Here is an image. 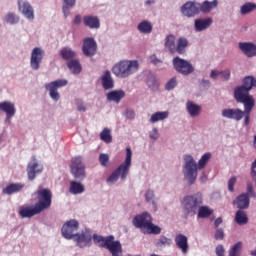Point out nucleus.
<instances>
[{
    "mask_svg": "<svg viewBox=\"0 0 256 256\" xmlns=\"http://www.w3.org/2000/svg\"><path fill=\"white\" fill-rule=\"evenodd\" d=\"M209 159H211V153H205L200 158L197 166V163L195 162V159H193L192 156H185L184 178L186 179L189 185H193L195 181H197V170L204 169L205 165L209 163Z\"/></svg>",
    "mask_w": 256,
    "mask_h": 256,
    "instance_id": "nucleus-1",
    "label": "nucleus"
},
{
    "mask_svg": "<svg viewBox=\"0 0 256 256\" xmlns=\"http://www.w3.org/2000/svg\"><path fill=\"white\" fill-rule=\"evenodd\" d=\"M134 227L140 229L145 235H160L161 227L153 224V218L148 212L136 215L132 221Z\"/></svg>",
    "mask_w": 256,
    "mask_h": 256,
    "instance_id": "nucleus-2",
    "label": "nucleus"
},
{
    "mask_svg": "<svg viewBox=\"0 0 256 256\" xmlns=\"http://www.w3.org/2000/svg\"><path fill=\"white\" fill-rule=\"evenodd\" d=\"M256 87V78L253 76H246L243 79L242 86H238L234 89V99L236 102H255V98L249 94V91Z\"/></svg>",
    "mask_w": 256,
    "mask_h": 256,
    "instance_id": "nucleus-3",
    "label": "nucleus"
},
{
    "mask_svg": "<svg viewBox=\"0 0 256 256\" xmlns=\"http://www.w3.org/2000/svg\"><path fill=\"white\" fill-rule=\"evenodd\" d=\"M93 239L94 243H96L98 247L108 249L112 256H123V247L121 246V242H119V240L115 241V236L109 235L103 237L94 234Z\"/></svg>",
    "mask_w": 256,
    "mask_h": 256,
    "instance_id": "nucleus-4",
    "label": "nucleus"
},
{
    "mask_svg": "<svg viewBox=\"0 0 256 256\" xmlns=\"http://www.w3.org/2000/svg\"><path fill=\"white\" fill-rule=\"evenodd\" d=\"M201 205H203V194L201 192L185 196L182 201L185 219H188V217H195Z\"/></svg>",
    "mask_w": 256,
    "mask_h": 256,
    "instance_id": "nucleus-5",
    "label": "nucleus"
},
{
    "mask_svg": "<svg viewBox=\"0 0 256 256\" xmlns=\"http://www.w3.org/2000/svg\"><path fill=\"white\" fill-rule=\"evenodd\" d=\"M137 71H139V62L137 60H121L112 67V73L121 79L129 77L133 73H137Z\"/></svg>",
    "mask_w": 256,
    "mask_h": 256,
    "instance_id": "nucleus-6",
    "label": "nucleus"
},
{
    "mask_svg": "<svg viewBox=\"0 0 256 256\" xmlns=\"http://www.w3.org/2000/svg\"><path fill=\"white\" fill-rule=\"evenodd\" d=\"M133 157V151L131 147L126 148V158L124 163H122L108 178L107 183H117L119 177L122 181L127 179L129 175V170L131 169V159Z\"/></svg>",
    "mask_w": 256,
    "mask_h": 256,
    "instance_id": "nucleus-7",
    "label": "nucleus"
},
{
    "mask_svg": "<svg viewBox=\"0 0 256 256\" xmlns=\"http://www.w3.org/2000/svg\"><path fill=\"white\" fill-rule=\"evenodd\" d=\"M189 46V40L185 37L178 38L177 42L175 43V35L170 34L167 35L165 38L164 47L168 49L171 55H185L187 53V48Z\"/></svg>",
    "mask_w": 256,
    "mask_h": 256,
    "instance_id": "nucleus-8",
    "label": "nucleus"
},
{
    "mask_svg": "<svg viewBox=\"0 0 256 256\" xmlns=\"http://www.w3.org/2000/svg\"><path fill=\"white\" fill-rule=\"evenodd\" d=\"M70 171L75 179H79L80 181L85 179L87 173L85 172L83 159L80 156L71 159Z\"/></svg>",
    "mask_w": 256,
    "mask_h": 256,
    "instance_id": "nucleus-9",
    "label": "nucleus"
},
{
    "mask_svg": "<svg viewBox=\"0 0 256 256\" xmlns=\"http://www.w3.org/2000/svg\"><path fill=\"white\" fill-rule=\"evenodd\" d=\"M37 199V206L41 209V211H45L51 207L53 193L49 188H42L37 191Z\"/></svg>",
    "mask_w": 256,
    "mask_h": 256,
    "instance_id": "nucleus-10",
    "label": "nucleus"
},
{
    "mask_svg": "<svg viewBox=\"0 0 256 256\" xmlns=\"http://www.w3.org/2000/svg\"><path fill=\"white\" fill-rule=\"evenodd\" d=\"M172 65L175 71L181 73V75H191L195 71L193 64L183 58H179V56L173 58Z\"/></svg>",
    "mask_w": 256,
    "mask_h": 256,
    "instance_id": "nucleus-11",
    "label": "nucleus"
},
{
    "mask_svg": "<svg viewBox=\"0 0 256 256\" xmlns=\"http://www.w3.org/2000/svg\"><path fill=\"white\" fill-rule=\"evenodd\" d=\"M79 229V222L77 220H70L66 222L61 229V233L64 239H73L76 237Z\"/></svg>",
    "mask_w": 256,
    "mask_h": 256,
    "instance_id": "nucleus-12",
    "label": "nucleus"
},
{
    "mask_svg": "<svg viewBox=\"0 0 256 256\" xmlns=\"http://www.w3.org/2000/svg\"><path fill=\"white\" fill-rule=\"evenodd\" d=\"M66 85H67V80L59 79L46 84L45 87L47 91H49V95L51 99H53V101H59L61 96L59 95V92L57 91V89L61 87H65Z\"/></svg>",
    "mask_w": 256,
    "mask_h": 256,
    "instance_id": "nucleus-13",
    "label": "nucleus"
},
{
    "mask_svg": "<svg viewBox=\"0 0 256 256\" xmlns=\"http://www.w3.org/2000/svg\"><path fill=\"white\" fill-rule=\"evenodd\" d=\"M43 57H45V51L40 47H35L30 56V67L34 71L39 70L41 63H43Z\"/></svg>",
    "mask_w": 256,
    "mask_h": 256,
    "instance_id": "nucleus-14",
    "label": "nucleus"
},
{
    "mask_svg": "<svg viewBox=\"0 0 256 256\" xmlns=\"http://www.w3.org/2000/svg\"><path fill=\"white\" fill-rule=\"evenodd\" d=\"M18 213L22 219H31V217L43 213V210L35 203L34 206H21Z\"/></svg>",
    "mask_w": 256,
    "mask_h": 256,
    "instance_id": "nucleus-15",
    "label": "nucleus"
},
{
    "mask_svg": "<svg viewBox=\"0 0 256 256\" xmlns=\"http://www.w3.org/2000/svg\"><path fill=\"white\" fill-rule=\"evenodd\" d=\"M18 9L29 21L35 19V10H33V6L26 0H18Z\"/></svg>",
    "mask_w": 256,
    "mask_h": 256,
    "instance_id": "nucleus-16",
    "label": "nucleus"
},
{
    "mask_svg": "<svg viewBox=\"0 0 256 256\" xmlns=\"http://www.w3.org/2000/svg\"><path fill=\"white\" fill-rule=\"evenodd\" d=\"M181 13L185 17H195V15H199V3L197 2H186L181 7Z\"/></svg>",
    "mask_w": 256,
    "mask_h": 256,
    "instance_id": "nucleus-17",
    "label": "nucleus"
},
{
    "mask_svg": "<svg viewBox=\"0 0 256 256\" xmlns=\"http://www.w3.org/2000/svg\"><path fill=\"white\" fill-rule=\"evenodd\" d=\"M82 51L86 57H93V55L97 53V42H95V39L93 38L84 39Z\"/></svg>",
    "mask_w": 256,
    "mask_h": 256,
    "instance_id": "nucleus-18",
    "label": "nucleus"
},
{
    "mask_svg": "<svg viewBox=\"0 0 256 256\" xmlns=\"http://www.w3.org/2000/svg\"><path fill=\"white\" fill-rule=\"evenodd\" d=\"M222 117H225L226 119H233L234 121H241V119L245 117V112L239 108L224 109L222 111Z\"/></svg>",
    "mask_w": 256,
    "mask_h": 256,
    "instance_id": "nucleus-19",
    "label": "nucleus"
},
{
    "mask_svg": "<svg viewBox=\"0 0 256 256\" xmlns=\"http://www.w3.org/2000/svg\"><path fill=\"white\" fill-rule=\"evenodd\" d=\"M26 171L29 181H33L39 173L43 172V166L37 162H30L28 163Z\"/></svg>",
    "mask_w": 256,
    "mask_h": 256,
    "instance_id": "nucleus-20",
    "label": "nucleus"
},
{
    "mask_svg": "<svg viewBox=\"0 0 256 256\" xmlns=\"http://www.w3.org/2000/svg\"><path fill=\"white\" fill-rule=\"evenodd\" d=\"M93 237L89 232H82L81 234H76L75 241L78 247H90Z\"/></svg>",
    "mask_w": 256,
    "mask_h": 256,
    "instance_id": "nucleus-21",
    "label": "nucleus"
},
{
    "mask_svg": "<svg viewBox=\"0 0 256 256\" xmlns=\"http://www.w3.org/2000/svg\"><path fill=\"white\" fill-rule=\"evenodd\" d=\"M0 111L6 114V119H11L15 116V104L9 101L0 102Z\"/></svg>",
    "mask_w": 256,
    "mask_h": 256,
    "instance_id": "nucleus-22",
    "label": "nucleus"
},
{
    "mask_svg": "<svg viewBox=\"0 0 256 256\" xmlns=\"http://www.w3.org/2000/svg\"><path fill=\"white\" fill-rule=\"evenodd\" d=\"M239 49L242 50L246 57H255L256 55V45L250 42H240Z\"/></svg>",
    "mask_w": 256,
    "mask_h": 256,
    "instance_id": "nucleus-23",
    "label": "nucleus"
},
{
    "mask_svg": "<svg viewBox=\"0 0 256 256\" xmlns=\"http://www.w3.org/2000/svg\"><path fill=\"white\" fill-rule=\"evenodd\" d=\"M249 196L247 194H240L234 201L233 204L236 205L238 209H249Z\"/></svg>",
    "mask_w": 256,
    "mask_h": 256,
    "instance_id": "nucleus-24",
    "label": "nucleus"
},
{
    "mask_svg": "<svg viewBox=\"0 0 256 256\" xmlns=\"http://www.w3.org/2000/svg\"><path fill=\"white\" fill-rule=\"evenodd\" d=\"M107 101H113L114 103H121L122 99H125V92L123 90L110 91L106 95Z\"/></svg>",
    "mask_w": 256,
    "mask_h": 256,
    "instance_id": "nucleus-25",
    "label": "nucleus"
},
{
    "mask_svg": "<svg viewBox=\"0 0 256 256\" xmlns=\"http://www.w3.org/2000/svg\"><path fill=\"white\" fill-rule=\"evenodd\" d=\"M83 22L85 27H89V29H99V27H101V22H99L97 16H84Z\"/></svg>",
    "mask_w": 256,
    "mask_h": 256,
    "instance_id": "nucleus-26",
    "label": "nucleus"
},
{
    "mask_svg": "<svg viewBox=\"0 0 256 256\" xmlns=\"http://www.w3.org/2000/svg\"><path fill=\"white\" fill-rule=\"evenodd\" d=\"M102 87L106 91L115 87V82L113 81V77L109 70H106L102 75Z\"/></svg>",
    "mask_w": 256,
    "mask_h": 256,
    "instance_id": "nucleus-27",
    "label": "nucleus"
},
{
    "mask_svg": "<svg viewBox=\"0 0 256 256\" xmlns=\"http://www.w3.org/2000/svg\"><path fill=\"white\" fill-rule=\"evenodd\" d=\"M175 243L178 249H181L182 253H187L189 251V244L187 243V236L183 234H178L175 237Z\"/></svg>",
    "mask_w": 256,
    "mask_h": 256,
    "instance_id": "nucleus-28",
    "label": "nucleus"
},
{
    "mask_svg": "<svg viewBox=\"0 0 256 256\" xmlns=\"http://www.w3.org/2000/svg\"><path fill=\"white\" fill-rule=\"evenodd\" d=\"M237 103H243L244 104V125H249V121L251 119V111H253V107H255V102H237Z\"/></svg>",
    "mask_w": 256,
    "mask_h": 256,
    "instance_id": "nucleus-29",
    "label": "nucleus"
},
{
    "mask_svg": "<svg viewBox=\"0 0 256 256\" xmlns=\"http://www.w3.org/2000/svg\"><path fill=\"white\" fill-rule=\"evenodd\" d=\"M23 187H25V184L12 183L4 188L2 193H4V195H13V193H19V191H22Z\"/></svg>",
    "mask_w": 256,
    "mask_h": 256,
    "instance_id": "nucleus-30",
    "label": "nucleus"
},
{
    "mask_svg": "<svg viewBox=\"0 0 256 256\" xmlns=\"http://www.w3.org/2000/svg\"><path fill=\"white\" fill-rule=\"evenodd\" d=\"M69 193H72V195H81V193H85V186L73 180L70 182Z\"/></svg>",
    "mask_w": 256,
    "mask_h": 256,
    "instance_id": "nucleus-31",
    "label": "nucleus"
},
{
    "mask_svg": "<svg viewBox=\"0 0 256 256\" xmlns=\"http://www.w3.org/2000/svg\"><path fill=\"white\" fill-rule=\"evenodd\" d=\"M219 5L217 0H213L212 2L204 1L202 4L199 3V13H209L211 9H215Z\"/></svg>",
    "mask_w": 256,
    "mask_h": 256,
    "instance_id": "nucleus-32",
    "label": "nucleus"
},
{
    "mask_svg": "<svg viewBox=\"0 0 256 256\" xmlns=\"http://www.w3.org/2000/svg\"><path fill=\"white\" fill-rule=\"evenodd\" d=\"M211 23H213V19L205 18V19H197L195 20V30L196 31H205Z\"/></svg>",
    "mask_w": 256,
    "mask_h": 256,
    "instance_id": "nucleus-33",
    "label": "nucleus"
},
{
    "mask_svg": "<svg viewBox=\"0 0 256 256\" xmlns=\"http://www.w3.org/2000/svg\"><path fill=\"white\" fill-rule=\"evenodd\" d=\"M186 109L191 117H198V115L201 113V106L191 101L186 103Z\"/></svg>",
    "mask_w": 256,
    "mask_h": 256,
    "instance_id": "nucleus-34",
    "label": "nucleus"
},
{
    "mask_svg": "<svg viewBox=\"0 0 256 256\" xmlns=\"http://www.w3.org/2000/svg\"><path fill=\"white\" fill-rule=\"evenodd\" d=\"M235 221L237 225H247L249 223V217L247 212L243 210H238L235 214Z\"/></svg>",
    "mask_w": 256,
    "mask_h": 256,
    "instance_id": "nucleus-35",
    "label": "nucleus"
},
{
    "mask_svg": "<svg viewBox=\"0 0 256 256\" xmlns=\"http://www.w3.org/2000/svg\"><path fill=\"white\" fill-rule=\"evenodd\" d=\"M137 29L140 33H144V35H149V33L153 31V25L151 24V22L144 20L138 24Z\"/></svg>",
    "mask_w": 256,
    "mask_h": 256,
    "instance_id": "nucleus-36",
    "label": "nucleus"
},
{
    "mask_svg": "<svg viewBox=\"0 0 256 256\" xmlns=\"http://www.w3.org/2000/svg\"><path fill=\"white\" fill-rule=\"evenodd\" d=\"M75 55V51L69 47H64L60 50V56L64 61H73V59H75Z\"/></svg>",
    "mask_w": 256,
    "mask_h": 256,
    "instance_id": "nucleus-37",
    "label": "nucleus"
},
{
    "mask_svg": "<svg viewBox=\"0 0 256 256\" xmlns=\"http://www.w3.org/2000/svg\"><path fill=\"white\" fill-rule=\"evenodd\" d=\"M197 211L198 219H207V217H211V215H213V210H211L209 206H199Z\"/></svg>",
    "mask_w": 256,
    "mask_h": 256,
    "instance_id": "nucleus-38",
    "label": "nucleus"
},
{
    "mask_svg": "<svg viewBox=\"0 0 256 256\" xmlns=\"http://www.w3.org/2000/svg\"><path fill=\"white\" fill-rule=\"evenodd\" d=\"M64 4L62 6V13L65 18L69 17V11L70 9H73L75 7V4L77 3V0H63Z\"/></svg>",
    "mask_w": 256,
    "mask_h": 256,
    "instance_id": "nucleus-39",
    "label": "nucleus"
},
{
    "mask_svg": "<svg viewBox=\"0 0 256 256\" xmlns=\"http://www.w3.org/2000/svg\"><path fill=\"white\" fill-rule=\"evenodd\" d=\"M68 69L74 74V75H79L81 73V64L79 63V60H70L67 63Z\"/></svg>",
    "mask_w": 256,
    "mask_h": 256,
    "instance_id": "nucleus-40",
    "label": "nucleus"
},
{
    "mask_svg": "<svg viewBox=\"0 0 256 256\" xmlns=\"http://www.w3.org/2000/svg\"><path fill=\"white\" fill-rule=\"evenodd\" d=\"M256 9V4L253 2H246L240 8L241 15H248V13H253Z\"/></svg>",
    "mask_w": 256,
    "mask_h": 256,
    "instance_id": "nucleus-41",
    "label": "nucleus"
},
{
    "mask_svg": "<svg viewBox=\"0 0 256 256\" xmlns=\"http://www.w3.org/2000/svg\"><path fill=\"white\" fill-rule=\"evenodd\" d=\"M171 243H173V240H171V238L160 236V238L156 242V247H158V249H163V247H170Z\"/></svg>",
    "mask_w": 256,
    "mask_h": 256,
    "instance_id": "nucleus-42",
    "label": "nucleus"
},
{
    "mask_svg": "<svg viewBox=\"0 0 256 256\" xmlns=\"http://www.w3.org/2000/svg\"><path fill=\"white\" fill-rule=\"evenodd\" d=\"M100 139L101 141H104V143H111L113 141V136H111V129L104 128L100 133Z\"/></svg>",
    "mask_w": 256,
    "mask_h": 256,
    "instance_id": "nucleus-43",
    "label": "nucleus"
},
{
    "mask_svg": "<svg viewBox=\"0 0 256 256\" xmlns=\"http://www.w3.org/2000/svg\"><path fill=\"white\" fill-rule=\"evenodd\" d=\"M167 117H169V112H156L152 114L150 122L157 123V121H163V119H167Z\"/></svg>",
    "mask_w": 256,
    "mask_h": 256,
    "instance_id": "nucleus-44",
    "label": "nucleus"
},
{
    "mask_svg": "<svg viewBox=\"0 0 256 256\" xmlns=\"http://www.w3.org/2000/svg\"><path fill=\"white\" fill-rule=\"evenodd\" d=\"M6 23H9L10 25H15L19 23V16L17 14L9 12L6 17Z\"/></svg>",
    "mask_w": 256,
    "mask_h": 256,
    "instance_id": "nucleus-45",
    "label": "nucleus"
},
{
    "mask_svg": "<svg viewBox=\"0 0 256 256\" xmlns=\"http://www.w3.org/2000/svg\"><path fill=\"white\" fill-rule=\"evenodd\" d=\"M242 247H243V244L241 242H237L236 244H234L229 251V256H239V253H241Z\"/></svg>",
    "mask_w": 256,
    "mask_h": 256,
    "instance_id": "nucleus-46",
    "label": "nucleus"
},
{
    "mask_svg": "<svg viewBox=\"0 0 256 256\" xmlns=\"http://www.w3.org/2000/svg\"><path fill=\"white\" fill-rule=\"evenodd\" d=\"M99 163L102 167H107L109 165V154H100Z\"/></svg>",
    "mask_w": 256,
    "mask_h": 256,
    "instance_id": "nucleus-47",
    "label": "nucleus"
},
{
    "mask_svg": "<svg viewBox=\"0 0 256 256\" xmlns=\"http://www.w3.org/2000/svg\"><path fill=\"white\" fill-rule=\"evenodd\" d=\"M246 195L248 197H253L254 199L256 198V193L255 190L253 189V183L247 182V193Z\"/></svg>",
    "mask_w": 256,
    "mask_h": 256,
    "instance_id": "nucleus-48",
    "label": "nucleus"
},
{
    "mask_svg": "<svg viewBox=\"0 0 256 256\" xmlns=\"http://www.w3.org/2000/svg\"><path fill=\"white\" fill-rule=\"evenodd\" d=\"M176 87H177V80L175 78L170 79L165 86L167 91H172V89H175Z\"/></svg>",
    "mask_w": 256,
    "mask_h": 256,
    "instance_id": "nucleus-49",
    "label": "nucleus"
},
{
    "mask_svg": "<svg viewBox=\"0 0 256 256\" xmlns=\"http://www.w3.org/2000/svg\"><path fill=\"white\" fill-rule=\"evenodd\" d=\"M214 238L216 241H223V239H225V232L223 231V228H218L216 230Z\"/></svg>",
    "mask_w": 256,
    "mask_h": 256,
    "instance_id": "nucleus-50",
    "label": "nucleus"
},
{
    "mask_svg": "<svg viewBox=\"0 0 256 256\" xmlns=\"http://www.w3.org/2000/svg\"><path fill=\"white\" fill-rule=\"evenodd\" d=\"M235 183H237V178L233 176L228 181V191H231V193L235 191Z\"/></svg>",
    "mask_w": 256,
    "mask_h": 256,
    "instance_id": "nucleus-51",
    "label": "nucleus"
},
{
    "mask_svg": "<svg viewBox=\"0 0 256 256\" xmlns=\"http://www.w3.org/2000/svg\"><path fill=\"white\" fill-rule=\"evenodd\" d=\"M154 197H155V192H153L152 190H148L145 193V199H146L147 203H151L153 201Z\"/></svg>",
    "mask_w": 256,
    "mask_h": 256,
    "instance_id": "nucleus-52",
    "label": "nucleus"
},
{
    "mask_svg": "<svg viewBox=\"0 0 256 256\" xmlns=\"http://www.w3.org/2000/svg\"><path fill=\"white\" fill-rule=\"evenodd\" d=\"M149 59L150 63H153V65H161V63H163V61L159 60L155 54L151 55Z\"/></svg>",
    "mask_w": 256,
    "mask_h": 256,
    "instance_id": "nucleus-53",
    "label": "nucleus"
},
{
    "mask_svg": "<svg viewBox=\"0 0 256 256\" xmlns=\"http://www.w3.org/2000/svg\"><path fill=\"white\" fill-rule=\"evenodd\" d=\"M216 255L217 256H225V248L223 247V245H218L216 247Z\"/></svg>",
    "mask_w": 256,
    "mask_h": 256,
    "instance_id": "nucleus-54",
    "label": "nucleus"
},
{
    "mask_svg": "<svg viewBox=\"0 0 256 256\" xmlns=\"http://www.w3.org/2000/svg\"><path fill=\"white\" fill-rule=\"evenodd\" d=\"M221 75L223 76L225 81H229V79L231 78V71L230 70H224V71L221 72Z\"/></svg>",
    "mask_w": 256,
    "mask_h": 256,
    "instance_id": "nucleus-55",
    "label": "nucleus"
},
{
    "mask_svg": "<svg viewBox=\"0 0 256 256\" xmlns=\"http://www.w3.org/2000/svg\"><path fill=\"white\" fill-rule=\"evenodd\" d=\"M150 138L151 139H159V133L157 132V128H154L151 132H150Z\"/></svg>",
    "mask_w": 256,
    "mask_h": 256,
    "instance_id": "nucleus-56",
    "label": "nucleus"
},
{
    "mask_svg": "<svg viewBox=\"0 0 256 256\" xmlns=\"http://www.w3.org/2000/svg\"><path fill=\"white\" fill-rule=\"evenodd\" d=\"M222 71L212 70L210 77L211 79H217L221 75Z\"/></svg>",
    "mask_w": 256,
    "mask_h": 256,
    "instance_id": "nucleus-57",
    "label": "nucleus"
},
{
    "mask_svg": "<svg viewBox=\"0 0 256 256\" xmlns=\"http://www.w3.org/2000/svg\"><path fill=\"white\" fill-rule=\"evenodd\" d=\"M126 117H127V119H135V111L127 110L126 111Z\"/></svg>",
    "mask_w": 256,
    "mask_h": 256,
    "instance_id": "nucleus-58",
    "label": "nucleus"
},
{
    "mask_svg": "<svg viewBox=\"0 0 256 256\" xmlns=\"http://www.w3.org/2000/svg\"><path fill=\"white\" fill-rule=\"evenodd\" d=\"M73 23L74 25H79L81 23V15H76Z\"/></svg>",
    "mask_w": 256,
    "mask_h": 256,
    "instance_id": "nucleus-59",
    "label": "nucleus"
},
{
    "mask_svg": "<svg viewBox=\"0 0 256 256\" xmlns=\"http://www.w3.org/2000/svg\"><path fill=\"white\" fill-rule=\"evenodd\" d=\"M223 223V218L219 217L214 221V227H218Z\"/></svg>",
    "mask_w": 256,
    "mask_h": 256,
    "instance_id": "nucleus-60",
    "label": "nucleus"
},
{
    "mask_svg": "<svg viewBox=\"0 0 256 256\" xmlns=\"http://www.w3.org/2000/svg\"><path fill=\"white\" fill-rule=\"evenodd\" d=\"M200 181L201 183H205V181H207V175L205 174V172L202 173L200 177Z\"/></svg>",
    "mask_w": 256,
    "mask_h": 256,
    "instance_id": "nucleus-61",
    "label": "nucleus"
},
{
    "mask_svg": "<svg viewBox=\"0 0 256 256\" xmlns=\"http://www.w3.org/2000/svg\"><path fill=\"white\" fill-rule=\"evenodd\" d=\"M77 109H78V111H83V112L86 111V108H85V106H83V104L78 105Z\"/></svg>",
    "mask_w": 256,
    "mask_h": 256,
    "instance_id": "nucleus-62",
    "label": "nucleus"
},
{
    "mask_svg": "<svg viewBox=\"0 0 256 256\" xmlns=\"http://www.w3.org/2000/svg\"><path fill=\"white\" fill-rule=\"evenodd\" d=\"M253 147H254V149H256V135L254 136Z\"/></svg>",
    "mask_w": 256,
    "mask_h": 256,
    "instance_id": "nucleus-63",
    "label": "nucleus"
},
{
    "mask_svg": "<svg viewBox=\"0 0 256 256\" xmlns=\"http://www.w3.org/2000/svg\"><path fill=\"white\" fill-rule=\"evenodd\" d=\"M250 255L256 256V249L250 252Z\"/></svg>",
    "mask_w": 256,
    "mask_h": 256,
    "instance_id": "nucleus-64",
    "label": "nucleus"
}]
</instances>
